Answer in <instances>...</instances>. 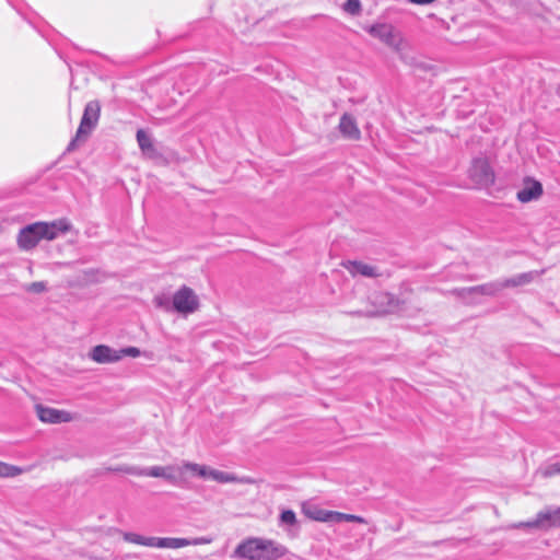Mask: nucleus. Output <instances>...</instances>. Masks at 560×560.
<instances>
[{
    "label": "nucleus",
    "mask_w": 560,
    "mask_h": 560,
    "mask_svg": "<svg viewBox=\"0 0 560 560\" xmlns=\"http://www.w3.org/2000/svg\"><path fill=\"white\" fill-rule=\"evenodd\" d=\"M70 230L71 224L67 219L51 222L39 221L21 229L16 236V243L20 249L28 252L34 249L40 241H54Z\"/></svg>",
    "instance_id": "1"
},
{
    "label": "nucleus",
    "mask_w": 560,
    "mask_h": 560,
    "mask_svg": "<svg viewBox=\"0 0 560 560\" xmlns=\"http://www.w3.org/2000/svg\"><path fill=\"white\" fill-rule=\"evenodd\" d=\"M288 553L289 549L273 539L248 537L236 546L232 557L238 560H279Z\"/></svg>",
    "instance_id": "2"
},
{
    "label": "nucleus",
    "mask_w": 560,
    "mask_h": 560,
    "mask_svg": "<svg viewBox=\"0 0 560 560\" xmlns=\"http://www.w3.org/2000/svg\"><path fill=\"white\" fill-rule=\"evenodd\" d=\"M560 527V506H547L534 520L509 525L510 529H537L548 532Z\"/></svg>",
    "instance_id": "3"
},
{
    "label": "nucleus",
    "mask_w": 560,
    "mask_h": 560,
    "mask_svg": "<svg viewBox=\"0 0 560 560\" xmlns=\"http://www.w3.org/2000/svg\"><path fill=\"white\" fill-rule=\"evenodd\" d=\"M101 116V104L98 101H91L85 105L84 113L77 130L75 138L69 143L68 151L75 149L77 143L85 141L92 130L96 127Z\"/></svg>",
    "instance_id": "4"
},
{
    "label": "nucleus",
    "mask_w": 560,
    "mask_h": 560,
    "mask_svg": "<svg viewBox=\"0 0 560 560\" xmlns=\"http://www.w3.org/2000/svg\"><path fill=\"white\" fill-rule=\"evenodd\" d=\"M200 307V301L197 293L187 285H182L172 295V313H177L184 317L196 313Z\"/></svg>",
    "instance_id": "5"
},
{
    "label": "nucleus",
    "mask_w": 560,
    "mask_h": 560,
    "mask_svg": "<svg viewBox=\"0 0 560 560\" xmlns=\"http://www.w3.org/2000/svg\"><path fill=\"white\" fill-rule=\"evenodd\" d=\"M468 177L478 188H487L495 180L494 171L486 156L472 159L468 168Z\"/></svg>",
    "instance_id": "6"
},
{
    "label": "nucleus",
    "mask_w": 560,
    "mask_h": 560,
    "mask_svg": "<svg viewBox=\"0 0 560 560\" xmlns=\"http://www.w3.org/2000/svg\"><path fill=\"white\" fill-rule=\"evenodd\" d=\"M365 30L370 35L380 39L394 50H401L404 44L402 37L390 24L377 23L366 26Z\"/></svg>",
    "instance_id": "7"
},
{
    "label": "nucleus",
    "mask_w": 560,
    "mask_h": 560,
    "mask_svg": "<svg viewBox=\"0 0 560 560\" xmlns=\"http://www.w3.org/2000/svg\"><path fill=\"white\" fill-rule=\"evenodd\" d=\"M212 541L209 537H197L194 539L177 537H154L153 548L159 549H179L187 546L208 545Z\"/></svg>",
    "instance_id": "8"
},
{
    "label": "nucleus",
    "mask_w": 560,
    "mask_h": 560,
    "mask_svg": "<svg viewBox=\"0 0 560 560\" xmlns=\"http://www.w3.org/2000/svg\"><path fill=\"white\" fill-rule=\"evenodd\" d=\"M35 411L38 419L45 423H65L71 422L75 419V417L69 411L47 407L44 405H36Z\"/></svg>",
    "instance_id": "9"
},
{
    "label": "nucleus",
    "mask_w": 560,
    "mask_h": 560,
    "mask_svg": "<svg viewBox=\"0 0 560 560\" xmlns=\"http://www.w3.org/2000/svg\"><path fill=\"white\" fill-rule=\"evenodd\" d=\"M544 194V188L540 182L525 177L522 186L516 194V198L522 203H527L534 200H538Z\"/></svg>",
    "instance_id": "10"
},
{
    "label": "nucleus",
    "mask_w": 560,
    "mask_h": 560,
    "mask_svg": "<svg viewBox=\"0 0 560 560\" xmlns=\"http://www.w3.org/2000/svg\"><path fill=\"white\" fill-rule=\"evenodd\" d=\"M89 357L96 363L106 364L114 363L120 360L118 350L110 348L106 345H98L91 349Z\"/></svg>",
    "instance_id": "11"
},
{
    "label": "nucleus",
    "mask_w": 560,
    "mask_h": 560,
    "mask_svg": "<svg viewBox=\"0 0 560 560\" xmlns=\"http://www.w3.org/2000/svg\"><path fill=\"white\" fill-rule=\"evenodd\" d=\"M539 276H540V272H538V271H528V272L516 275L512 278L505 279L504 281L497 283L493 289L488 291V293L492 294L495 291L501 290L503 288H514V287H521V285L528 284Z\"/></svg>",
    "instance_id": "12"
},
{
    "label": "nucleus",
    "mask_w": 560,
    "mask_h": 560,
    "mask_svg": "<svg viewBox=\"0 0 560 560\" xmlns=\"http://www.w3.org/2000/svg\"><path fill=\"white\" fill-rule=\"evenodd\" d=\"M342 266L353 277L362 276L368 278H375L380 276V272L374 266L362 261H346L342 264Z\"/></svg>",
    "instance_id": "13"
},
{
    "label": "nucleus",
    "mask_w": 560,
    "mask_h": 560,
    "mask_svg": "<svg viewBox=\"0 0 560 560\" xmlns=\"http://www.w3.org/2000/svg\"><path fill=\"white\" fill-rule=\"evenodd\" d=\"M374 303L377 304L373 310L366 311V316H381L394 311V300L387 293H377L374 295Z\"/></svg>",
    "instance_id": "14"
},
{
    "label": "nucleus",
    "mask_w": 560,
    "mask_h": 560,
    "mask_svg": "<svg viewBox=\"0 0 560 560\" xmlns=\"http://www.w3.org/2000/svg\"><path fill=\"white\" fill-rule=\"evenodd\" d=\"M303 514L316 522H323V523H332L334 522V512L335 511H328L324 510L317 505L313 504H304L302 508Z\"/></svg>",
    "instance_id": "15"
},
{
    "label": "nucleus",
    "mask_w": 560,
    "mask_h": 560,
    "mask_svg": "<svg viewBox=\"0 0 560 560\" xmlns=\"http://www.w3.org/2000/svg\"><path fill=\"white\" fill-rule=\"evenodd\" d=\"M339 130L343 137L351 140H359L361 137L355 119L348 114L342 115L340 118Z\"/></svg>",
    "instance_id": "16"
},
{
    "label": "nucleus",
    "mask_w": 560,
    "mask_h": 560,
    "mask_svg": "<svg viewBox=\"0 0 560 560\" xmlns=\"http://www.w3.org/2000/svg\"><path fill=\"white\" fill-rule=\"evenodd\" d=\"M137 142L145 158L155 160L160 156L151 137L143 129L137 131Z\"/></svg>",
    "instance_id": "17"
},
{
    "label": "nucleus",
    "mask_w": 560,
    "mask_h": 560,
    "mask_svg": "<svg viewBox=\"0 0 560 560\" xmlns=\"http://www.w3.org/2000/svg\"><path fill=\"white\" fill-rule=\"evenodd\" d=\"M174 466H152L145 468V477L163 478L168 481L175 480Z\"/></svg>",
    "instance_id": "18"
},
{
    "label": "nucleus",
    "mask_w": 560,
    "mask_h": 560,
    "mask_svg": "<svg viewBox=\"0 0 560 560\" xmlns=\"http://www.w3.org/2000/svg\"><path fill=\"white\" fill-rule=\"evenodd\" d=\"M121 537L126 542L153 548L154 536H143L133 532H124Z\"/></svg>",
    "instance_id": "19"
},
{
    "label": "nucleus",
    "mask_w": 560,
    "mask_h": 560,
    "mask_svg": "<svg viewBox=\"0 0 560 560\" xmlns=\"http://www.w3.org/2000/svg\"><path fill=\"white\" fill-rule=\"evenodd\" d=\"M214 481H217L219 483L237 482V483H247V485L254 482V480L249 477H237L234 474H230V472L218 470V469L215 470Z\"/></svg>",
    "instance_id": "20"
},
{
    "label": "nucleus",
    "mask_w": 560,
    "mask_h": 560,
    "mask_svg": "<svg viewBox=\"0 0 560 560\" xmlns=\"http://www.w3.org/2000/svg\"><path fill=\"white\" fill-rule=\"evenodd\" d=\"M26 469L0 462V478H13L25 472Z\"/></svg>",
    "instance_id": "21"
},
{
    "label": "nucleus",
    "mask_w": 560,
    "mask_h": 560,
    "mask_svg": "<svg viewBox=\"0 0 560 560\" xmlns=\"http://www.w3.org/2000/svg\"><path fill=\"white\" fill-rule=\"evenodd\" d=\"M153 304L156 308L166 313H172V298L166 293H159L153 298Z\"/></svg>",
    "instance_id": "22"
},
{
    "label": "nucleus",
    "mask_w": 560,
    "mask_h": 560,
    "mask_svg": "<svg viewBox=\"0 0 560 560\" xmlns=\"http://www.w3.org/2000/svg\"><path fill=\"white\" fill-rule=\"evenodd\" d=\"M341 522H352V523H365V520L362 516L354 514H347L341 512H334V522L332 523H341Z\"/></svg>",
    "instance_id": "23"
},
{
    "label": "nucleus",
    "mask_w": 560,
    "mask_h": 560,
    "mask_svg": "<svg viewBox=\"0 0 560 560\" xmlns=\"http://www.w3.org/2000/svg\"><path fill=\"white\" fill-rule=\"evenodd\" d=\"M110 470L114 472H122V474H128V475H133V476H145V468H141L138 466L125 465V466L110 468Z\"/></svg>",
    "instance_id": "24"
},
{
    "label": "nucleus",
    "mask_w": 560,
    "mask_h": 560,
    "mask_svg": "<svg viewBox=\"0 0 560 560\" xmlns=\"http://www.w3.org/2000/svg\"><path fill=\"white\" fill-rule=\"evenodd\" d=\"M24 290L28 293L40 294L47 291L45 281H36L24 285Z\"/></svg>",
    "instance_id": "25"
},
{
    "label": "nucleus",
    "mask_w": 560,
    "mask_h": 560,
    "mask_svg": "<svg viewBox=\"0 0 560 560\" xmlns=\"http://www.w3.org/2000/svg\"><path fill=\"white\" fill-rule=\"evenodd\" d=\"M343 10L349 14L357 15L361 12V2L359 0H347Z\"/></svg>",
    "instance_id": "26"
},
{
    "label": "nucleus",
    "mask_w": 560,
    "mask_h": 560,
    "mask_svg": "<svg viewBox=\"0 0 560 560\" xmlns=\"http://www.w3.org/2000/svg\"><path fill=\"white\" fill-rule=\"evenodd\" d=\"M280 521L283 524L295 525L296 524V515L292 510H285L280 514Z\"/></svg>",
    "instance_id": "27"
},
{
    "label": "nucleus",
    "mask_w": 560,
    "mask_h": 560,
    "mask_svg": "<svg viewBox=\"0 0 560 560\" xmlns=\"http://www.w3.org/2000/svg\"><path fill=\"white\" fill-rule=\"evenodd\" d=\"M118 352L120 353V360L124 357L138 358L141 354L140 349H138L137 347L122 348V349L118 350Z\"/></svg>",
    "instance_id": "28"
},
{
    "label": "nucleus",
    "mask_w": 560,
    "mask_h": 560,
    "mask_svg": "<svg viewBox=\"0 0 560 560\" xmlns=\"http://www.w3.org/2000/svg\"><path fill=\"white\" fill-rule=\"evenodd\" d=\"M553 475H560V463H556L544 469V477H551Z\"/></svg>",
    "instance_id": "29"
},
{
    "label": "nucleus",
    "mask_w": 560,
    "mask_h": 560,
    "mask_svg": "<svg viewBox=\"0 0 560 560\" xmlns=\"http://www.w3.org/2000/svg\"><path fill=\"white\" fill-rule=\"evenodd\" d=\"M182 468L185 469V470H189L194 474H196L197 476L199 475V471H200V468H201V465L200 464H196V463H190V462H184L183 465H182Z\"/></svg>",
    "instance_id": "30"
},
{
    "label": "nucleus",
    "mask_w": 560,
    "mask_h": 560,
    "mask_svg": "<svg viewBox=\"0 0 560 560\" xmlns=\"http://www.w3.org/2000/svg\"><path fill=\"white\" fill-rule=\"evenodd\" d=\"M210 470H211V467L206 466V465H201V468H200V471H199L198 476L203 478V479H207L208 476H209Z\"/></svg>",
    "instance_id": "31"
},
{
    "label": "nucleus",
    "mask_w": 560,
    "mask_h": 560,
    "mask_svg": "<svg viewBox=\"0 0 560 560\" xmlns=\"http://www.w3.org/2000/svg\"><path fill=\"white\" fill-rule=\"evenodd\" d=\"M215 470H217V469L211 468V470H210L209 476H208V478H207V479L214 480Z\"/></svg>",
    "instance_id": "32"
}]
</instances>
